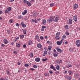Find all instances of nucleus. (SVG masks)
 I'll return each instance as SVG.
<instances>
[{"instance_id":"1","label":"nucleus","mask_w":80,"mask_h":80,"mask_svg":"<svg viewBox=\"0 0 80 80\" xmlns=\"http://www.w3.org/2000/svg\"><path fill=\"white\" fill-rule=\"evenodd\" d=\"M58 20H59V17L58 16H56L53 17V21L55 22H58Z\"/></svg>"},{"instance_id":"2","label":"nucleus","mask_w":80,"mask_h":80,"mask_svg":"<svg viewBox=\"0 0 80 80\" xmlns=\"http://www.w3.org/2000/svg\"><path fill=\"white\" fill-rule=\"evenodd\" d=\"M60 32H57L56 33L55 38H56V40H60V37L59 36H60Z\"/></svg>"},{"instance_id":"3","label":"nucleus","mask_w":80,"mask_h":80,"mask_svg":"<svg viewBox=\"0 0 80 80\" xmlns=\"http://www.w3.org/2000/svg\"><path fill=\"white\" fill-rule=\"evenodd\" d=\"M53 21V17H51L48 19L47 20V22L50 23Z\"/></svg>"},{"instance_id":"4","label":"nucleus","mask_w":80,"mask_h":80,"mask_svg":"<svg viewBox=\"0 0 80 80\" xmlns=\"http://www.w3.org/2000/svg\"><path fill=\"white\" fill-rule=\"evenodd\" d=\"M76 44L77 46V47H80V40H77L76 41Z\"/></svg>"},{"instance_id":"5","label":"nucleus","mask_w":80,"mask_h":80,"mask_svg":"<svg viewBox=\"0 0 80 80\" xmlns=\"http://www.w3.org/2000/svg\"><path fill=\"white\" fill-rule=\"evenodd\" d=\"M65 77L67 79V80H70L72 79V78L70 76H69L68 75H66L65 76Z\"/></svg>"},{"instance_id":"6","label":"nucleus","mask_w":80,"mask_h":80,"mask_svg":"<svg viewBox=\"0 0 80 80\" xmlns=\"http://www.w3.org/2000/svg\"><path fill=\"white\" fill-rule=\"evenodd\" d=\"M74 10H76L78 7V5L77 4H75L73 6Z\"/></svg>"},{"instance_id":"7","label":"nucleus","mask_w":80,"mask_h":80,"mask_svg":"<svg viewBox=\"0 0 80 80\" xmlns=\"http://www.w3.org/2000/svg\"><path fill=\"white\" fill-rule=\"evenodd\" d=\"M56 49L57 50L58 52H59V53H62V50L60 49L59 48L57 47L56 48Z\"/></svg>"},{"instance_id":"8","label":"nucleus","mask_w":80,"mask_h":80,"mask_svg":"<svg viewBox=\"0 0 80 80\" xmlns=\"http://www.w3.org/2000/svg\"><path fill=\"white\" fill-rule=\"evenodd\" d=\"M62 40H61L60 41H57V43L58 45H60L61 43H62Z\"/></svg>"},{"instance_id":"9","label":"nucleus","mask_w":80,"mask_h":80,"mask_svg":"<svg viewBox=\"0 0 80 80\" xmlns=\"http://www.w3.org/2000/svg\"><path fill=\"white\" fill-rule=\"evenodd\" d=\"M66 38H67V37L65 35H63L62 37V41H63V40H65V39H66Z\"/></svg>"},{"instance_id":"10","label":"nucleus","mask_w":80,"mask_h":80,"mask_svg":"<svg viewBox=\"0 0 80 80\" xmlns=\"http://www.w3.org/2000/svg\"><path fill=\"white\" fill-rule=\"evenodd\" d=\"M37 47L38 48H42V45H41V44L39 43L37 45Z\"/></svg>"},{"instance_id":"11","label":"nucleus","mask_w":80,"mask_h":80,"mask_svg":"<svg viewBox=\"0 0 80 80\" xmlns=\"http://www.w3.org/2000/svg\"><path fill=\"white\" fill-rule=\"evenodd\" d=\"M73 19L75 22H77V16H73Z\"/></svg>"},{"instance_id":"12","label":"nucleus","mask_w":80,"mask_h":80,"mask_svg":"<svg viewBox=\"0 0 80 80\" xmlns=\"http://www.w3.org/2000/svg\"><path fill=\"white\" fill-rule=\"evenodd\" d=\"M23 22H22L21 23L22 27H23V28H25V27H27L26 25L25 24H23Z\"/></svg>"},{"instance_id":"13","label":"nucleus","mask_w":80,"mask_h":80,"mask_svg":"<svg viewBox=\"0 0 80 80\" xmlns=\"http://www.w3.org/2000/svg\"><path fill=\"white\" fill-rule=\"evenodd\" d=\"M35 61L37 62H40V58H37L35 59Z\"/></svg>"},{"instance_id":"14","label":"nucleus","mask_w":80,"mask_h":80,"mask_svg":"<svg viewBox=\"0 0 80 80\" xmlns=\"http://www.w3.org/2000/svg\"><path fill=\"white\" fill-rule=\"evenodd\" d=\"M3 42L5 44H7L8 43V40L7 39H4Z\"/></svg>"},{"instance_id":"15","label":"nucleus","mask_w":80,"mask_h":80,"mask_svg":"<svg viewBox=\"0 0 80 80\" xmlns=\"http://www.w3.org/2000/svg\"><path fill=\"white\" fill-rule=\"evenodd\" d=\"M56 68L58 70H60V66L58 65H57Z\"/></svg>"},{"instance_id":"16","label":"nucleus","mask_w":80,"mask_h":80,"mask_svg":"<svg viewBox=\"0 0 80 80\" xmlns=\"http://www.w3.org/2000/svg\"><path fill=\"white\" fill-rule=\"evenodd\" d=\"M47 22V21H46V20L45 19H43L42 21V24H43V25H45V24H46V22Z\"/></svg>"},{"instance_id":"17","label":"nucleus","mask_w":80,"mask_h":80,"mask_svg":"<svg viewBox=\"0 0 80 80\" xmlns=\"http://www.w3.org/2000/svg\"><path fill=\"white\" fill-rule=\"evenodd\" d=\"M21 46V44L19 43H16V47H18H18H20Z\"/></svg>"},{"instance_id":"18","label":"nucleus","mask_w":80,"mask_h":80,"mask_svg":"<svg viewBox=\"0 0 80 80\" xmlns=\"http://www.w3.org/2000/svg\"><path fill=\"white\" fill-rule=\"evenodd\" d=\"M68 21L69 24H70V25H72V20L71 19H70L68 20Z\"/></svg>"},{"instance_id":"19","label":"nucleus","mask_w":80,"mask_h":80,"mask_svg":"<svg viewBox=\"0 0 80 80\" xmlns=\"http://www.w3.org/2000/svg\"><path fill=\"white\" fill-rule=\"evenodd\" d=\"M68 73L69 75H72V74H73V72H72L71 71H70V70H69V71H68Z\"/></svg>"},{"instance_id":"20","label":"nucleus","mask_w":80,"mask_h":80,"mask_svg":"<svg viewBox=\"0 0 80 80\" xmlns=\"http://www.w3.org/2000/svg\"><path fill=\"white\" fill-rule=\"evenodd\" d=\"M39 38V36L38 35H36L35 36V39L36 40H37Z\"/></svg>"},{"instance_id":"21","label":"nucleus","mask_w":80,"mask_h":80,"mask_svg":"<svg viewBox=\"0 0 80 80\" xmlns=\"http://www.w3.org/2000/svg\"><path fill=\"white\" fill-rule=\"evenodd\" d=\"M52 46H49L48 47V48L49 50H51V49H52Z\"/></svg>"},{"instance_id":"22","label":"nucleus","mask_w":80,"mask_h":80,"mask_svg":"<svg viewBox=\"0 0 80 80\" xmlns=\"http://www.w3.org/2000/svg\"><path fill=\"white\" fill-rule=\"evenodd\" d=\"M68 26L67 25H66L64 26L65 29H66V30H68Z\"/></svg>"},{"instance_id":"23","label":"nucleus","mask_w":80,"mask_h":80,"mask_svg":"<svg viewBox=\"0 0 80 80\" xmlns=\"http://www.w3.org/2000/svg\"><path fill=\"white\" fill-rule=\"evenodd\" d=\"M32 41H30L28 42V44L29 45H31V44H32Z\"/></svg>"},{"instance_id":"24","label":"nucleus","mask_w":80,"mask_h":80,"mask_svg":"<svg viewBox=\"0 0 80 80\" xmlns=\"http://www.w3.org/2000/svg\"><path fill=\"white\" fill-rule=\"evenodd\" d=\"M28 6L29 7H30L31 6V3L30 2H28L27 3Z\"/></svg>"},{"instance_id":"25","label":"nucleus","mask_w":80,"mask_h":80,"mask_svg":"<svg viewBox=\"0 0 80 80\" xmlns=\"http://www.w3.org/2000/svg\"><path fill=\"white\" fill-rule=\"evenodd\" d=\"M28 1H27V0H24L23 1V3H28Z\"/></svg>"},{"instance_id":"26","label":"nucleus","mask_w":80,"mask_h":80,"mask_svg":"<svg viewBox=\"0 0 80 80\" xmlns=\"http://www.w3.org/2000/svg\"><path fill=\"white\" fill-rule=\"evenodd\" d=\"M29 56L30 57H33V53H31L29 54Z\"/></svg>"},{"instance_id":"27","label":"nucleus","mask_w":80,"mask_h":80,"mask_svg":"<svg viewBox=\"0 0 80 80\" xmlns=\"http://www.w3.org/2000/svg\"><path fill=\"white\" fill-rule=\"evenodd\" d=\"M69 50L71 52H73V48H69Z\"/></svg>"},{"instance_id":"28","label":"nucleus","mask_w":80,"mask_h":80,"mask_svg":"<svg viewBox=\"0 0 80 80\" xmlns=\"http://www.w3.org/2000/svg\"><path fill=\"white\" fill-rule=\"evenodd\" d=\"M11 9L12 8H11V7H9L8 8L7 10L8 11L10 12L11 11Z\"/></svg>"},{"instance_id":"29","label":"nucleus","mask_w":80,"mask_h":80,"mask_svg":"<svg viewBox=\"0 0 80 80\" xmlns=\"http://www.w3.org/2000/svg\"><path fill=\"white\" fill-rule=\"evenodd\" d=\"M23 33L24 34H26V32H27V30L25 29H23Z\"/></svg>"},{"instance_id":"30","label":"nucleus","mask_w":80,"mask_h":80,"mask_svg":"<svg viewBox=\"0 0 80 80\" xmlns=\"http://www.w3.org/2000/svg\"><path fill=\"white\" fill-rule=\"evenodd\" d=\"M4 12L6 13H10V12L7 10H4Z\"/></svg>"},{"instance_id":"31","label":"nucleus","mask_w":80,"mask_h":80,"mask_svg":"<svg viewBox=\"0 0 80 80\" xmlns=\"http://www.w3.org/2000/svg\"><path fill=\"white\" fill-rule=\"evenodd\" d=\"M47 60H48L47 58H46L45 59L43 58L42 59V62H46V61Z\"/></svg>"},{"instance_id":"32","label":"nucleus","mask_w":80,"mask_h":80,"mask_svg":"<svg viewBox=\"0 0 80 80\" xmlns=\"http://www.w3.org/2000/svg\"><path fill=\"white\" fill-rule=\"evenodd\" d=\"M28 66H29V65L28 64L26 63L24 64V66L25 67H28Z\"/></svg>"},{"instance_id":"33","label":"nucleus","mask_w":80,"mask_h":80,"mask_svg":"<svg viewBox=\"0 0 80 80\" xmlns=\"http://www.w3.org/2000/svg\"><path fill=\"white\" fill-rule=\"evenodd\" d=\"M33 67L34 68H37V66L35 65H33Z\"/></svg>"},{"instance_id":"34","label":"nucleus","mask_w":80,"mask_h":80,"mask_svg":"<svg viewBox=\"0 0 80 80\" xmlns=\"http://www.w3.org/2000/svg\"><path fill=\"white\" fill-rule=\"evenodd\" d=\"M18 18L20 19H21V18H23V16H22V15H20V16H18Z\"/></svg>"},{"instance_id":"35","label":"nucleus","mask_w":80,"mask_h":80,"mask_svg":"<svg viewBox=\"0 0 80 80\" xmlns=\"http://www.w3.org/2000/svg\"><path fill=\"white\" fill-rule=\"evenodd\" d=\"M9 22L10 23H13V21L12 19H10L9 20Z\"/></svg>"},{"instance_id":"36","label":"nucleus","mask_w":80,"mask_h":80,"mask_svg":"<svg viewBox=\"0 0 80 80\" xmlns=\"http://www.w3.org/2000/svg\"><path fill=\"white\" fill-rule=\"evenodd\" d=\"M53 55L55 57H57L58 56V54L56 53H54Z\"/></svg>"},{"instance_id":"37","label":"nucleus","mask_w":80,"mask_h":80,"mask_svg":"<svg viewBox=\"0 0 80 80\" xmlns=\"http://www.w3.org/2000/svg\"><path fill=\"white\" fill-rule=\"evenodd\" d=\"M1 47H5V45L3 44L2 43L1 44Z\"/></svg>"},{"instance_id":"38","label":"nucleus","mask_w":80,"mask_h":80,"mask_svg":"<svg viewBox=\"0 0 80 80\" xmlns=\"http://www.w3.org/2000/svg\"><path fill=\"white\" fill-rule=\"evenodd\" d=\"M54 68V66L53 65H50V68L53 69Z\"/></svg>"},{"instance_id":"39","label":"nucleus","mask_w":80,"mask_h":80,"mask_svg":"<svg viewBox=\"0 0 80 80\" xmlns=\"http://www.w3.org/2000/svg\"><path fill=\"white\" fill-rule=\"evenodd\" d=\"M19 39V37H17L15 39V42H16L17 40H18Z\"/></svg>"},{"instance_id":"40","label":"nucleus","mask_w":80,"mask_h":80,"mask_svg":"<svg viewBox=\"0 0 80 80\" xmlns=\"http://www.w3.org/2000/svg\"><path fill=\"white\" fill-rule=\"evenodd\" d=\"M44 75L45 77H48V74L47 73H44Z\"/></svg>"},{"instance_id":"41","label":"nucleus","mask_w":80,"mask_h":80,"mask_svg":"<svg viewBox=\"0 0 80 80\" xmlns=\"http://www.w3.org/2000/svg\"><path fill=\"white\" fill-rule=\"evenodd\" d=\"M47 51H44V54H45V55H47Z\"/></svg>"},{"instance_id":"42","label":"nucleus","mask_w":80,"mask_h":80,"mask_svg":"<svg viewBox=\"0 0 80 80\" xmlns=\"http://www.w3.org/2000/svg\"><path fill=\"white\" fill-rule=\"evenodd\" d=\"M50 7H53V6H54V3H51L50 4Z\"/></svg>"},{"instance_id":"43","label":"nucleus","mask_w":80,"mask_h":80,"mask_svg":"<svg viewBox=\"0 0 80 80\" xmlns=\"http://www.w3.org/2000/svg\"><path fill=\"white\" fill-rule=\"evenodd\" d=\"M61 63H62V60H60L58 61V64H60Z\"/></svg>"},{"instance_id":"44","label":"nucleus","mask_w":80,"mask_h":80,"mask_svg":"<svg viewBox=\"0 0 80 80\" xmlns=\"http://www.w3.org/2000/svg\"><path fill=\"white\" fill-rule=\"evenodd\" d=\"M24 37V36L23 35H21L20 36V38H22Z\"/></svg>"},{"instance_id":"45","label":"nucleus","mask_w":80,"mask_h":80,"mask_svg":"<svg viewBox=\"0 0 80 80\" xmlns=\"http://www.w3.org/2000/svg\"><path fill=\"white\" fill-rule=\"evenodd\" d=\"M40 38L41 40H43V36H40Z\"/></svg>"},{"instance_id":"46","label":"nucleus","mask_w":80,"mask_h":80,"mask_svg":"<svg viewBox=\"0 0 80 80\" xmlns=\"http://www.w3.org/2000/svg\"><path fill=\"white\" fill-rule=\"evenodd\" d=\"M16 27H19V24H18V23H16Z\"/></svg>"},{"instance_id":"47","label":"nucleus","mask_w":80,"mask_h":80,"mask_svg":"<svg viewBox=\"0 0 80 80\" xmlns=\"http://www.w3.org/2000/svg\"><path fill=\"white\" fill-rule=\"evenodd\" d=\"M30 70H32V71H35V69H33V68H30Z\"/></svg>"},{"instance_id":"48","label":"nucleus","mask_w":80,"mask_h":80,"mask_svg":"<svg viewBox=\"0 0 80 80\" xmlns=\"http://www.w3.org/2000/svg\"><path fill=\"white\" fill-rule=\"evenodd\" d=\"M42 28H43L44 29V28H46V26H43L42 27Z\"/></svg>"},{"instance_id":"49","label":"nucleus","mask_w":80,"mask_h":80,"mask_svg":"<svg viewBox=\"0 0 80 80\" xmlns=\"http://www.w3.org/2000/svg\"><path fill=\"white\" fill-rule=\"evenodd\" d=\"M45 30L43 28H42L41 29V30L42 32H43Z\"/></svg>"},{"instance_id":"50","label":"nucleus","mask_w":80,"mask_h":80,"mask_svg":"<svg viewBox=\"0 0 80 80\" xmlns=\"http://www.w3.org/2000/svg\"><path fill=\"white\" fill-rule=\"evenodd\" d=\"M66 35H69V32H68L66 31Z\"/></svg>"},{"instance_id":"51","label":"nucleus","mask_w":80,"mask_h":80,"mask_svg":"<svg viewBox=\"0 0 80 80\" xmlns=\"http://www.w3.org/2000/svg\"><path fill=\"white\" fill-rule=\"evenodd\" d=\"M32 14H33V15L34 16H36V13H35L34 12H32Z\"/></svg>"},{"instance_id":"52","label":"nucleus","mask_w":80,"mask_h":80,"mask_svg":"<svg viewBox=\"0 0 80 80\" xmlns=\"http://www.w3.org/2000/svg\"><path fill=\"white\" fill-rule=\"evenodd\" d=\"M25 20H27V16H25V18L24 19Z\"/></svg>"},{"instance_id":"53","label":"nucleus","mask_w":80,"mask_h":80,"mask_svg":"<svg viewBox=\"0 0 80 80\" xmlns=\"http://www.w3.org/2000/svg\"><path fill=\"white\" fill-rule=\"evenodd\" d=\"M7 32H8V34H10V31L8 30Z\"/></svg>"},{"instance_id":"54","label":"nucleus","mask_w":80,"mask_h":80,"mask_svg":"<svg viewBox=\"0 0 80 80\" xmlns=\"http://www.w3.org/2000/svg\"><path fill=\"white\" fill-rule=\"evenodd\" d=\"M49 73L52 74V73H53V71L51 70L49 71Z\"/></svg>"},{"instance_id":"55","label":"nucleus","mask_w":80,"mask_h":80,"mask_svg":"<svg viewBox=\"0 0 80 80\" xmlns=\"http://www.w3.org/2000/svg\"><path fill=\"white\" fill-rule=\"evenodd\" d=\"M26 14L27 13V10H24V12Z\"/></svg>"},{"instance_id":"56","label":"nucleus","mask_w":80,"mask_h":80,"mask_svg":"<svg viewBox=\"0 0 80 80\" xmlns=\"http://www.w3.org/2000/svg\"><path fill=\"white\" fill-rule=\"evenodd\" d=\"M37 40L38 42H40L41 41L40 40V39H39V38Z\"/></svg>"},{"instance_id":"57","label":"nucleus","mask_w":80,"mask_h":80,"mask_svg":"<svg viewBox=\"0 0 80 80\" xmlns=\"http://www.w3.org/2000/svg\"><path fill=\"white\" fill-rule=\"evenodd\" d=\"M14 53H15V54H17V51H14Z\"/></svg>"},{"instance_id":"58","label":"nucleus","mask_w":80,"mask_h":80,"mask_svg":"<svg viewBox=\"0 0 80 80\" xmlns=\"http://www.w3.org/2000/svg\"><path fill=\"white\" fill-rule=\"evenodd\" d=\"M26 46H27L26 45V44H24V45H23V48H25V47H26Z\"/></svg>"},{"instance_id":"59","label":"nucleus","mask_w":80,"mask_h":80,"mask_svg":"<svg viewBox=\"0 0 80 80\" xmlns=\"http://www.w3.org/2000/svg\"><path fill=\"white\" fill-rule=\"evenodd\" d=\"M55 73H56V74H58V73H59V72L58 71H56L55 72Z\"/></svg>"},{"instance_id":"60","label":"nucleus","mask_w":80,"mask_h":80,"mask_svg":"<svg viewBox=\"0 0 80 80\" xmlns=\"http://www.w3.org/2000/svg\"><path fill=\"white\" fill-rule=\"evenodd\" d=\"M52 69L53 70H54V71H57V69H55V67H54Z\"/></svg>"},{"instance_id":"61","label":"nucleus","mask_w":80,"mask_h":80,"mask_svg":"<svg viewBox=\"0 0 80 80\" xmlns=\"http://www.w3.org/2000/svg\"><path fill=\"white\" fill-rule=\"evenodd\" d=\"M56 63H58V60H57L56 61Z\"/></svg>"},{"instance_id":"62","label":"nucleus","mask_w":80,"mask_h":80,"mask_svg":"<svg viewBox=\"0 0 80 80\" xmlns=\"http://www.w3.org/2000/svg\"><path fill=\"white\" fill-rule=\"evenodd\" d=\"M3 13V12L2 11H0V15H1Z\"/></svg>"},{"instance_id":"63","label":"nucleus","mask_w":80,"mask_h":80,"mask_svg":"<svg viewBox=\"0 0 80 80\" xmlns=\"http://www.w3.org/2000/svg\"><path fill=\"white\" fill-rule=\"evenodd\" d=\"M22 14L23 15H25V14H26L25 12H22Z\"/></svg>"},{"instance_id":"64","label":"nucleus","mask_w":80,"mask_h":80,"mask_svg":"<svg viewBox=\"0 0 80 80\" xmlns=\"http://www.w3.org/2000/svg\"><path fill=\"white\" fill-rule=\"evenodd\" d=\"M0 80H5V79H3L2 78H0Z\"/></svg>"}]
</instances>
